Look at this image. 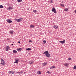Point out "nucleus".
I'll return each instance as SVG.
<instances>
[{
    "label": "nucleus",
    "mask_w": 76,
    "mask_h": 76,
    "mask_svg": "<svg viewBox=\"0 0 76 76\" xmlns=\"http://www.w3.org/2000/svg\"><path fill=\"white\" fill-rule=\"evenodd\" d=\"M1 64H2L3 66H4L6 64V63H5V61H4V60L3 59V58H1Z\"/></svg>",
    "instance_id": "1"
},
{
    "label": "nucleus",
    "mask_w": 76,
    "mask_h": 76,
    "mask_svg": "<svg viewBox=\"0 0 76 76\" xmlns=\"http://www.w3.org/2000/svg\"><path fill=\"white\" fill-rule=\"evenodd\" d=\"M52 9H53L52 10V12H53L54 13H57V12H56V9L54 7H53Z\"/></svg>",
    "instance_id": "2"
},
{
    "label": "nucleus",
    "mask_w": 76,
    "mask_h": 76,
    "mask_svg": "<svg viewBox=\"0 0 76 76\" xmlns=\"http://www.w3.org/2000/svg\"><path fill=\"white\" fill-rule=\"evenodd\" d=\"M6 21L8 22V23H12V21L10 20V19H7L6 20Z\"/></svg>",
    "instance_id": "3"
},
{
    "label": "nucleus",
    "mask_w": 76,
    "mask_h": 76,
    "mask_svg": "<svg viewBox=\"0 0 76 76\" xmlns=\"http://www.w3.org/2000/svg\"><path fill=\"white\" fill-rule=\"evenodd\" d=\"M59 42L61 44H64L65 43V40H64L63 41H59Z\"/></svg>",
    "instance_id": "4"
},
{
    "label": "nucleus",
    "mask_w": 76,
    "mask_h": 76,
    "mask_svg": "<svg viewBox=\"0 0 76 76\" xmlns=\"http://www.w3.org/2000/svg\"><path fill=\"white\" fill-rule=\"evenodd\" d=\"M45 56H46V57H49L50 56V53H48L47 54H45Z\"/></svg>",
    "instance_id": "5"
},
{
    "label": "nucleus",
    "mask_w": 76,
    "mask_h": 76,
    "mask_svg": "<svg viewBox=\"0 0 76 76\" xmlns=\"http://www.w3.org/2000/svg\"><path fill=\"white\" fill-rule=\"evenodd\" d=\"M47 62H44L42 64V65L43 66H46V65H47Z\"/></svg>",
    "instance_id": "6"
},
{
    "label": "nucleus",
    "mask_w": 76,
    "mask_h": 76,
    "mask_svg": "<svg viewBox=\"0 0 76 76\" xmlns=\"http://www.w3.org/2000/svg\"><path fill=\"white\" fill-rule=\"evenodd\" d=\"M17 51H21V50H22V48H18L17 49Z\"/></svg>",
    "instance_id": "7"
},
{
    "label": "nucleus",
    "mask_w": 76,
    "mask_h": 76,
    "mask_svg": "<svg viewBox=\"0 0 76 76\" xmlns=\"http://www.w3.org/2000/svg\"><path fill=\"white\" fill-rule=\"evenodd\" d=\"M48 51H45L44 53H43V54H48Z\"/></svg>",
    "instance_id": "8"
},
{
    "label": "nucleus",
    "mask_w": 76,
    "mask_h": 76,
    "mask_svg": "<svg viewBox=\"0 0 76 76\" xmlns=\"http://www.w3.org/2000/svg\"><path fill=\"white\" fill-rule=\"evenodd\" d=\"M9 48H10V47L9 46H7V48L6 49V51H8L9 50Z\"/></svg>",
    "instance_id": "9"
},
{
    "label": "nucleus",
    "mask_w": 76,
    "mask_h": 76,
    "mask_svg": "<svg viewBox=\"0 0 76 76\" xmlns=\"http://www.w3.org/2000/svg\"><path fill=\"white\" fill-rule=\"evenodd\" d=\"M10 34H13V31H10Z\"/></svg>",
    "instance_id": "10"
},
{
    "label": "nucleus",
    "mask_w": 76,
    "mask_h": 76,
    "mask_svg": "<svg viewBox=\"0 0 76 76\" xmlns=\"http://www.w3.org/2000/svg\"><path fill=\"white\" fill-rule=\"evenodd\" d=\"M8 9L9 10H12V7H8Z\"/></svg>",
    "instance_id": "11"
},
{
    "label": "nucleus",
    "mask_w": 76,
    "mask_h": 76,
    "mask_svg": "<svg viewBox=\"0 0 76 76\" xmlns=\"http://www.w3.org/2000/svg\"><path fill=\"white\" fill-rule=\"evenodd\" d=\"M22 18H19L18 19V22H20V21H22Z\"/></svg>",
    "instance_id": "12"
},
{
    "label": "nucleus",
    "mask_w": 76,
    "mask_h": 76,
    "mask_svg": "<svg viewBox=\"0 0 76 76\" xmlns=\"http://www.w3.org/2000/svg\"><path fill=\"white\" fill-rule=\"evenodd\" d=\"M33 63H34V62L32 61L29 62V63L30 64H33Z\"/></svg>",
    "instance_id": "13"
},
{
    "label": "nucleus",
    "mask_w": 76,
    "mask_h": 76,
    "mask_svg": "<svg viewBox=\"0 0 76 76\" xmlns=\"http://www.w3.org/2000/svg\"><path fill=\"white\" fill-rule=\"evenodd\" d=\"M56 67L54 66H53L50 68V69H54Z\"/></svg>",
    "instance_id": "14"
},
{
    "label": "nucleus",
    "mask_w": 76,
    "mask_h": 76,
    "mask_svg": "<svg viewBox=\"0 0 76 76\" xmlns=\"http://www.w3.org/2000/svg\"><path fill=\"white\" fill-rule=\"evenodd\" d=\"M10 73H12V74H13V73H15V72H14L12 71H10Z\"/></svg>",
    "instance_id": "15"
},
{
    "label": "nucleus",
    "mask_w": 76,
    "mask_h": 76,
    "mask_svg": "<svg viewBox=\"0 0 76 76\" xmlns=\"http://www.w3.org/2000/svg\"><path fill=\"white\" fill-rule=\"evenodd\" d=\"M13 52L14 53H17V51H16V50H13Z\"/></svg>",
    "instance_id": "16"
},
{
    "label": "nucleus",
    "mask_w": 76,
    "mask_h": 76,
    "mask_svg": "<svg viewBox=\"0 0 76 76\" xmlns=\"http://www.w3.org/2000/svg\"><path fill=\"white\" fill-rule=\"evenodd\" d=\"M64 65L65 66H68L69 64H64Z\"/></svg>",
    "instance_id": "17"
},
{
    "label": "nucleus",
    "mask_w": 76,
    "mask_h": 76,
    "mask_svg": "<svg viewBox=\"0 0 76 76\" xmlns=\"http://www.w3.org/2000/svg\"><path fill=\"white\" fill-rule=\"evenodd\" d=\"M54 28L55 29H57V28H58V27H57V26L55 25Z\"/></svg>",
    "instance_id": "18"
},
{
    "label": "nucleus",
    "mask_w": 76,
    "mask_h": 76,
    "mask_svg": "<svg viewBox=\"0 0 76 76\" xmlns=\"http://www.w3.org/2000/svg\"><path fill=\"white\" fill-rule=\"evenodd\" d=\"M30 28H34V26L32 25H31L30 26Z\"/></svg>",
    "instance_id": "19"
},
{
    "label": "nucleus",
    "mask_w": 76,
    "mask_h": 76,
    "mask_svg": "<svg viewBox=\"0 0 76 76\" xmlns=\"http://www.w3.org/2000/svg\"><path fill=\"white\" fill-rule=\"evenodd\" d=\"M61 6L62 7H64V4H61Z\"/></svg>",
    "instance_id": "20"
},
{
    "label": "nucleus",
    "mask_w": 76,
    "mask_h": 76,
    "mask_svg": "<svg viewBox=\"0 0 76 76\" xmlns=\"http://www.w3.org/2000/svg\"><path fill=\"white\" fill-rule=\"evenodd\" d=\"M26 50H28V51H29V50H31V49L30 48H28L26 49Z\"/></svg>",
    "instance_id": "21"
},
{
    "label": "nucleus",
    "mask_w": 76,
    "mask_h": 76,
    "mask_svg": "<svg viewBox=\"0 0 76 76\" xmlns=\"http://www.w3.org/2000/svg\"><path fill=\"white\" fill-rule=\"evenodd\" d=\"M33 12L35 13H37V11L36 10H34L33 11Z\"/></svg>",
    "instance_id": "22"
},
{
    "label": "nucleus",
    "mask_w": 76,
    "mask_h": 76,
    "mask_svg": "<svg viewBox=\"0 0 76 76\" xmlns=\"http://www.w3.org/2000/svg\"><path fill=\"white\" fill-rule=\"evenodd\" d=\"M18 63H19V62H18V61H16L14 62V63H17V64H18Z\"/></svg>",
    "instance_id": "23"
},
{
    "label": "nucleus",
    "mask_w": 76,
    "mask_h": 76,
    "mask_svg": "<svg viewBox=\"0 0 76 76\" xmlns=\"http://www.w3.org/2000/svg\"><path fill=\"white\" fill-rule=\"evenodd\" d=\"M68 10V9H67V8H66L64 9V11H65V12H66V11H67Z\"/></svg>",
    "instance_id": "24"
},
{
    "label": "nucleus",
    "mask_w": 76,
    "mask_h": 76,
    "mask_svg": "<svg viewBox=\"0 0 76 76\" xmlns=\"http://www.w3.org/2000/svg\"><path fill=\"white\" fill-rule=\"evenodd\" d=\"M43 44H45L46 43V41L45 40H44L43 42Z\"/></svg>",
    "instance_id": "25"
},
{
    "label": "nucleus",
    "mask_w": 76,
    "mask_h": 76,
    "mask_svg": "<svg viewBox=\"0 0 76 76\" xmlns=\"http://www.w3.org/2000/svg\"><path fill=\"white\" fill-rule=\"evenodd\" d=\"M18 2H22V0H18Z\"/></svg>",
    "instance_id": "26"
},
{
    "label": "nucleus",
    "mask_w": 76,
    "mask_h": 76,
    "mask_svg": "<svg viewBox=\"0 0 76 76\" xmlns=\"http://www.w3.org/2000/svg\"><path fill=\"white\" fill-rule=\"evenodd\" d=\"M3 6L2 5H0V8H3Z\"/></svg>",
    "instance_id": "27"
},
{
    "label": "nucleus",
    "mask_w": 76,
    "mask_h": 76,
    "mask_svg": "<svg viewBox=\"0 0 76 76\" xmlns=\"http://www.w3.org/2000/svg\"><path fill=\"white\" fill-rule=\"evenodd\" d=\"M73 69H76V66H74V67Z\"/></svg>",
    "instance_id": "28"
},
{
    "label": "nucleus",
    "mask_w": 76,
    "mask_h": 76,
    "mask_svg": "<svg viewBox=\"0 0 76 76\" xmlns=\"http://www.w3.org/2000/svg\"><path fill=\"white\" fill-rule=\"evenodd\" d=\"M38 72L39 75L41 73V72L40 71H38Z\"/></svg>",
    "instance_id": "29"
},
{
    "label": "nucleus",
    "mask_w": 76,
    "mask_h": 76,
    "mask_svg": "<svg viewBox=\"0 0 76 76\" xmlns=\"http://www.w3.org/2000/svg\"><path fill=\"white\" fill-rule=\"evenodd\" d=\"M32 42V41L31 40H29V42Z\"/></svg>",
    "instance_id": "30"
},
{
    "label": "nucleus",
    "mask_w": 76,
    "mask_h": 76,
    "mask_svg": "<svg viewBox=\"0 0 76 76\" xmlns=\"http://www.w3.org/2000/svg\"><path fill=\"white\" fill-rule=\"evenodd\" d=\"M15 61H19V59H15Z\"/></svg>",
    "instance_id": "31"
},
{
    "label": "nucleus",
    "mask_w": 76,
    "mask_h": 76,
    "mask_svg": "<svg viewBox=\"0 0 76 76\" xmlns=\"http://www.w3.org/2000/svg\"><path fill=\"white\" fill-rule=\"evenodd\" d=\"M68 60H72V58H68Z\"/></svg>",
    "instance_id": "32"
},
{
    "label": "nucleus",
    "mask_w": 76,
    "mask_h": 76,
    "mask_svg": "<svg viewBox=\"0 0 76 76\" xmlns=\"http://www.w3.org/2000/svg\"><path fill=\"white\" fill-rule=\"evenodd\" d=\"M47 73H50L51 72H50L49 71H48L47 72Z\"/></svg>",
    "instance_id": "33"
},
{
    "label": "nucleus",
    "mask_w": 76,
    "mask_h": 76,
    "mask_svg": "<svg viewBox=\"0 0 76 76\" xmlns=\"http://www.w3.org/2000/svg\"><path fill=\"white\" fill-rule=\"evenodd\" d=\"M15 21H17V22H18V19H15Z\"/></svg>",
    "instance_id": "34"
},
{
    "label": "nucleus",
    "mask_w": 76,
    "mask_h": 76,
    "mask_svg": "<svg viewBox=\"0 0 76 76\" xmlns=\"http://www.w3.org/2000/svg\"><path fill=\"white\" fill-rule=\"evenodd\" d=\"M23 73V72H19V73Z\"/></svg>",
    "instance_id": "35"
},
{
    "label": "nucleus",
    "mask_w": 76,
    "mask_h": 76,
    "mask_svg": "<svg viewBox=\"0 0 76 76\" xmlns=\"http://www.w3.org/2000/svg\"><path fill=\"white\" fill-rule=\"evenodd\" d=\"M9 38H8L7 39V40L8 41H9Z\"/></svg>",
    "instance_id": "36"
},
{
    "label": "nucleus",
    "mask_w": 76,
    "mask_h": 76,
    "mask_svg": "<svg viewBox=\"0 0 76 76\" xmlns=\"http://www.w3.org/2000/svg\"><path fill=\"white\" fill-rule=\"evenodd\" d=\"M50 3H53V2H52V0H51V1L50 2Z\"/></svg>",
    "instance_id": "37"
},
{
    "label": "nucleus",
    "mask_w": 76,
    "mask_h": 76,
    "mask_svg": "<svg viewBox=\"0 0 76 76\" xmlns=\"http://www.w3.org/2000/svg\"><path fill=\"white\" fill-rule=\"evenodd\" d=\"M75 12L76 13V10H75Z\"/></svg>",
    "instance_id": "38"
},
{
    "label": "nucleus",
    "mask_w": 76,
    "mask_h": 76,
    "mask_svg": "<svg viewBox=\"0 0 76 76\" xmlns=\"http://www.w3.org/2000/svg\"><path fill=\"white\" fill-rule=\"evenodd\" d=\"M11 45H13V44H12Z\"/></svg>",
    "instance_id": "39"
},
{
    "label": "nucleus",
    "mask_w": 76,
    "mask_h": 76,
    "mask_svg": "<svg viewBox=\"0 0 76 76\" xmlns=\"http://www.w3.org/2000/svg\"><path fill=\"white\" fill-rule=\"evenodd\" d=\"M20 41L18 42V43H20Z\"/></svg>",
    "instance_id": "40"
},
{
    "label": "nucleus",
    "mask_w": 76,
    "mask_h": 76,
    "mask_svg": "<svg viewBox=\"0 0 76 76\" xmlns=\"http://www.w3.org/2000/svg\"><path fill=\"white\" fill-rule=\"evenodd\" d=\"M17 73H19V72H18Z\"/></svg>",
    "instance_id": "41"
},
{
    "label": "nucleus",
    "mask_w": 76,
    "mask_h": 76,
    "mask_svg": "<svg viewBox=\"0 0 76 76\" xmlns=\"http://www.w3.org/2000/svg\"><path fill=\"white\" fill-rule=\"evenodd\" d=\"M29 9H28V10H29Z\"/></svg>",
    "instance_id": "42"
}]
</instances>
